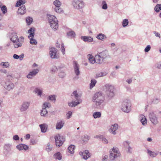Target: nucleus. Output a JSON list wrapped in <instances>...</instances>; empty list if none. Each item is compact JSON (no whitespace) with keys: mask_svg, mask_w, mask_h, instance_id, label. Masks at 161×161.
Returning <instances> with one entry per match:
<instances>
[{"mask_svg":"<svg viewBox=\"0 0 161 161\" xmlns=\"http://www.w3.org/2000/svg\"><path fill=\"white\" fill-rule=\"evenodd\" d=\"M12 146L11 144H5L4 146V154L7 156L8 154L10 153L11 149Z\"/></svg>","mask_w":161,"mask_h":161,"instance_id":"2eb2a0df","label":"nucleus"},{"mask_svg":"<svg viewBox=\"0 0 161 161\" xmlns=\"http://www.w3.org/2000/svg\"><path fill=\"white\" fill-rule=\"evenodd\" d=\"M48 99L51 101L55 102L56 100V96L55 95L50 96L48 97Z\"/></svg>","mask_w":161,"mask_h":161,"instance_id":"09e8293b","label":"nucleus"},{"mask_svg":"<svg viewBox=\"0 0 161 161\" xmlns=\"http://www.w3.org/2000/svg\"><path fill=\"white\" fill-rule=\"evenodd\" d=\"M57 70V68L56 66H54L52 68L51 71L52 72H55Z\"/></svg>","mask_w":161,"mask_h":161,"instance_id":"338daca9","label":"nucleus"},{"mask_svg":"<svg viewBox=\"0 0 161 161\" xmlns=\"http://www.w3.org/2000/svg\"><path fill=\"white\" fill-rule=\"evenodd\" d=\"M118 125L117 124H114L111 125L109 131L110 132H112L114 135L116 134V131L118 129Z\"/></svg>","mask_w":161,"mask_h":161,"instance_id":"a211bd4d","label":"nucleus"},{"mask_svg":"<svg viewBox=\"0 0 161 161\" xmlns=\"http://www.w3.org/2000/svg\"><path fill=\"white\" fill-rule=\"evenodd\" d=\"M34 91L36 93H37V95L39 96H41L42 93V91L38 88H36Z\"/></svg>","mask_w":161,"mask_h":161,"instance_id":"a19ab883","label":"nucleus"},{"mask_svg":"<svg viewBox=\"0 0 161 161\" xmlns=\"http://www.w3.org/2000/svg\"><path fill=\"white\" fill-rule=\"evenodd\" d=\"M81 39L85 42H91L93 41V39L91 36H81Z\"/></svg>","mask_w":161,"mask_h":161,"instance_id":"4be33fe9","label":"nucleus"},{"mask_svg":"<svg viewBox=\"0 0 161 161\" xmlns=\"http://www.w3.org/2000/svg\"><path fill=\"white\" fill-rule=\"evenodd\" d=\"M48 21L51 28L54 30H56L58 28V21L57 18L54 15L47 14Z\"/></svg>","mask_w":161,"mask_h":161,"instance_id":"f257e3e1","label":"nucleus"},{"mask_svg":"<svg viewBox=\"0 0 161 161\" xmlns=\"http://www.w3.org/2000/svg\"><path fill=\"white\" fill-rule=\"evenodd\" d=\"M103 89L109 99L112 98L114 96V88L112 85L106 84L103 86Z\"/></svg>","mask_w":161,"mask_h":161,"instance_id":"f03ea898","label":"nucleus"},{"mask_svg":"<svg viewBox=\"0 0 161 161\" xmlns=\"http://www.w3.org/2000/svg\"><path fill=\"white\" fill-rule=\"evenodd\" d=\"M61 51L62 52L63 54V55L65 53V48H64V44L62 43L61 44Z\"/></svg>","mask_w":161,"mask_h":161,"instance_id":"13d9d810","label":"nucleus"},{"mask_svg":"<svg viewBox=\"0 0 161 161\" xmlns=\"http://www.w3.org/2000/svg\"><path fill=\"white\" fill-rule=\"evenodd\" d=\"M67 36L68 38H74L75 37L76 34L74 31L69 29L67 32Z\"/></svg>","mask_w":161,"mask_h":161,"instance_id":"6ab92c4d","label":"nucleus"},{"mask_svg":"<svg viewBox=\"0 0 161 161\" xmlns=\"http://www.w3.org/2000/svg\"><path fill=\"white\" fill-rule=\"evenodd\" d=\"M101 113L99 112H94L93 114V116L95 119L99 118L101 116Z\"/></svg>","mask_w":161,"mask_h":161,"instance_id":"58836bf2","label":"nucleus"},{"mask_svg":"<svg viewBox=\"0 0 161 161\" xmlns=\"http://www.w3.org/2000/svg\"><path fill=\"white\" fill-rule=\"evenodd\" d=\"M120 156V153L118 149L114 147L112 149V151L110 152L109 158L111 160H113L115 158L119 157Z\"/></svg>","mask_w":161,"mask_h":161,"instance_id":"423d86ee","label":"nucleus"},{"mask_svg":"<svg viewBox=\"0 0 161 161\" xmlns=\"http://www.w3.org/2000/svg\"><path fill=\"white\" fill-rule=\"evenodd\" d=\"M128 20L127 19H124L122 22V26L123 27H126L128 24Z\"/></svg>","mask_w":161,"mask_h":161,"instance_id":"49530a36","label":"nucleus"},{"mask_svg":"<svg viewBox=\"0 0 161 161\" xmlns=\"http://www.w3.org/2000/svg\"><path fill=\"white\" fill-rule=\"evenodd\" d=\"M97 38L99 40H103L104 39L106 38V37L105 35L100 33L97 36Z\"/></svg>","mask_w":161,"mask_h":161,"instance_id":"f704fd0d","label":"nucleus"},{"mask_svg":"<svg viewBox=\"0 0 161 161\" xmlns=\"http://www.w3.org/2000/svg\"><path fill=\"white\" fill-rule=\"evenodd\" d=\"M26 9L25 5H23L19 8L17 12L21 15L24 14L26 12Z\"/></svg>","mask_w":161,"mask_h":161,"instance_id":"412c9836","label":"nucleus"},{"mask_svg":"<svg viewBox=\"0 0 161 161\" xmlns=\"http://www.w3.org/2000/svg\"><path fill=\"white\" fill-rule=\"evenodd\" d=\"M23 150H26L29 149L28 146L27 145H26L25 144H23Z\"/></svg>","mask_w":161,"mask_h":161,"instance_id":"69168bd1","label":"nucleus"},{"mask_svg":"<svg viewBox=\"0 0 161 161\" xmlns=\"http://www.w3.org/2000/svg\"><path fill=\"white\" fill-rule=\"evenodd\" d=\"M73 96L75 97V98L76 100L81 99H80V96L77 93V92L76 91H74L73 93L71 94V96L72 97Z\"/></svg>","mask_w":161,"mask_h":161,"instance_id":"7c9ffc66","label":"nucleus"},{"mask_svg":"<svg viewBox=\"0 0 161 161\" xmlns=\"http://www.w3.org/2000/svg\"><path fill=\"white\" fill-rule=\"evenodd\" d=\"M35 29L34 28H31L28 31V33H30L28 36V38H30L31 37H34L35 35Z\"/></svg>","mask_w":161,"mask_h":161,"instance_id":"cd10ccee","label":"nucleus"},{"mask_svg":"<svg viewBox=\"0 0 161 161\" xmlns=\"http://www.w3.org/2000/svg\"><path fill=\"white\" fill-rule=\"evenodd\" d=\"M64 123V122L62 120L58 121L56 124V129L58 130L61 129L63 127Z\"/></svg>","mask_w":161,"mask_h":161,"instance_id":"b1692460","label":"nucleus"},{"mask_svg":"<svg viewBox=\"0 0 161 161\" xmlns=\"http://www.w3.org/2000/svg\"><path fill=\"white\" fill-rule=\"evenodd\" d=\"M154 10L156 12H159L161 10V4H157L154 7Z\"/></svg>","mask_w":161,"mask_h":161,"instance_id":"e433bc0d","label":"nucleus"},{"mask_svg":"<svg viewBox=\"0 0 161 161\" xmlns=\"http://www.w3.org/2000/svg\"><path fill=\"white\" fill-rule=\"evenodd\" d=\"M57 49L54 47L50 48L49 54L52 58L57 59L59 56L57 54Z\"/></svg>","mask_w":161,"mask_h":161,"instance_id":"f8f14e48","label":"nucleus"},{"mask_svg":"<svg viewBox=\"0 0 161 161\" xmlns=\"http://www.w3.org/2000/svg\"><path fill=\"white\" fill-rule=\"evenodd\" d=\"M23 144H20L16 146V148L19 150H23Z\"/></svg>","mask_w":161,"mask_h":161,"instance_id":"603ef678","label":"nucleus"},{"mask_svg":"<svg viewBox=\"0 0 161 161\" xmlns=\"http://www.w3.org/2000/svg\"><path fill=\"white\" fill-rule=\"evenodd\" d=\"M129 144L130 142L128 141H125L123 142V144L125 147H126L128 146H129Z\"/></svg>","mask_w":161,"mask_h":161,"instance_id":"e2e57ef3","label":"nucleus"},{"mask_svg":"<svg viewBox=\"0 0 161 161\" xmlns=\"http://www.w3.org/2000/svg\"><path fill=\"white\" fill-rule=\"evenodd\" d=\"M72 114V113L71 111H69L66 114L67 119H69L71 116Z\"/></svg>","mask_w":161,"mask_h":161,"instance_id":"6e6d98bb","label":"nucleus"},{"mask_svg":"<svg viewBox=\"0 0 161 161\" xmlns=\"http://www.w3.org/2000/svg\"><path fill=\"white\" fill-rule=\"evenodd\" d=\"M10 40L13 43V45L15 48H18L22 46L23 42L19 41L17 36L13 35L10 38Z\"/></svg>","mask_w":161,"mask_h":161,"instance_id":"20e7f679","label":"nucleus"},{"mask_svg":"<svg viewBox=\"0 0 161 161\" xmlns=\"http://www.w3.org/2000/svg\"><path fill=\"white\" fill-rule=\"evenodd\" d=\"M7 80L10 81V80H12L13 79V77L11 75H7Z\"/></svg>","mask_w":161,"mask_h":161,"instance_id":"bf43d9fd","label":"nucleus"},{"mask_svg":"<svg viewBox=\"0 0 161 161\" xmlns=\"http://www.w3.org/2000/svg\"><path fill=\"white\" fill-rule=\"evenodd\" d=\"M88 59L91 64H94L95 63H96V58H94L92 55L88 54Z\"/></svg>","mask_w":161,"mask_h":161,"instance_id":"c85d7f7f","label":"nucleus"},{"mask_svg":"<svg viewBox=\"0 0 161 161\" xmlns=\"http://www.w3.org/2000/svg\"><path fill=\"white\" fill-rule=\"evenodd\" d=\"M159 101V99L158 98H156L153 100L152 103L154 104L157 103Z\"/></svg>","mask_w":161,"mask_h":161,"instance_id":"680f3d73","label":"nucleus"},{"mask_svg":"<svg viewBox=\"0 0 161 161\" xmlns=\"http://www.w3.org/2000/svg\"><path fill=\"white\" fill-rule=\"evenodd\" d=\"M107 73L106 72H101L97 73L96 75V78L106 76Z\"/></svg>","mask_w":161,"mask_h":161,"instance_id":"37998d69","label":"nucleus"},{"mask_svg":"<svg viewBox=\"0 0 161 161\" xmlns=\"http://www.w3.org/2000/svg\"><path fill=\"white\" fill-rule=\"evenodd\" d=\"M153 32L156 36L159 37V38H161L160 35L158 32L156 31H154Z\"/></svg>","mask_w":161,"mask_h":161,"instance_id":"052dcab7","label":"nucleus"},{"mask_svg":"<svg viewBox=\"0 0 161 161\" xmlns=\"http://www.w3.org/2000/svg\"><path fill=\"white\" fill-rule=\"evenodd\" d=\"M130 102L129 100H126L123 102L121 109L125 112L128 113L130 110Z\"/></svg>","mask_w":161,"mask_h":161,"instance_id":"39448f33","label":"nucleus"},{"mask_svg":"<svg viewBox=\"0 0 161 161\" xmlns=\"http://www.w3.org/2000/svg\"><path fill=\"white\" fill-rule=\"evenodd\" d=\"M25 3V2L24 0H19L17 1L15 6L16 7H19L21 6V5H23Z\"/></svg>","mask_w":161,"mask_h":161,"instance_id":"c9c22d12","label":"nucleus"},{"mask_svg":"<svg viewBox=\"0 0 161 161\" xmlns=\"http://www.w3.org/2000/svg\"><path fill=\"white\" fill-rule=\"evenodd\" d=\"M42 132L45 133L46 132L48 125L46 124H43L39 125Z\"/></svg>","mask_w":161,"mask_h":161,"instance_id":"393cba45","label":"nucleus"},{"mask_svg":"<svg viewBox=\"0 0 161 161\" xmlns=\"http://www.w3.org/2000/svg\"><path fill=\"white\" fill-rule=\"evenodd\" d=\"M102 8L103 9H106L107 8L108 6L106 2L103 1L102 3Z\"/></svg>","mask_w":161,"mask_h":161,"instance_id":"a18cd8bd","label":"nucleus"},{"mask_svg":"<svg viewBox=\"0 0 161 161\" xmlns=\"http://www.w3.org/2000/svg\"><path fill=\"white\" fill-rule=\"evenodd\" d=\"M72 4L75 8L78 9L82 8L84 6V3L82 0H74Z\"/></svg>","mask_w":161,"mask_h":161,"instance_id":"6e6552de","label":"nucleus"},{"mask_svg":"<svg viewBox=\"0 0 161 161\" xmlns=\"http://www.w3.org/2000/svg\"><path fill=\"white\" fill-rule=\"evenodd\" d=\"M75 148V147L74 145H71L68 147V150L69 152L71 154H73L74 152Z\"/></svg>","mask_w":161,"mask_h":161,"instance_id":"c756f323","label":"nucleus"},{"mask_svg":"<svg viewBox=\"0 0 161 161\" xmlns=\"http://www.w3.org/2000/svg\"><path fill=\"white\" fill-rule=\"evenodd\" d=\"M96 63L98 64H102L103 61L104 59L99 55H96L95 56Z\"/></svg>","mask_w":161,"mask_h":161,"instance_id":"a878e982","label":"nucleus"},{"mask_svg":"<svg viewBox=\"0 0 161 161\" xmlns=\"http://www.w3.org/2000/svg\"><path fill=\"white\" fill-rule=\"evenodd\" d=\"M77 102L73 101L69 103H68V105L69 106L71 107H75L78 104H80L82 102V100L81 99L76 100Z\"/></svg>","mask_w":161,"mask_h":161,"instance_id":"aec40b11","label":"nucleus"},{"mask_svg":"<svg viewBox=\"0 0 161 161\" xmlns=\"http://www.w3.org/2000/svg\"><path fill=\"white\" fill-rule=\"evenodd\" d=\"M147 153L151 157H156L157 155V153H155L154 152H152L149 150H147Z\"/></svg>","mask_w":161,"mask_h":161,"instance_id":"ea45409f","label":"nucleus"},{"mask_svg":"<svg viewBox=\"0 0 161 161\" xmlns=\"http://www.w3.org/2000/svg\"><path fill=\"white\" fill-rule=\"evenodd\" d=\"M54 158L60 160L62 158V155L59 152H58L54 154L53 155Z\"/></svg>","mask_w":161,"mask_h":161,"instance_id":"2f4dec72","label":"nucleus"},{"mask_svg":"<svg viewBox=\"0 0 161 161\" xmlns=\"http://www.w3.org/2000/svg\"><path fill=\"white\" fill-rule=\"evenodd\" d=\"M56 144L57 146L59 147L61 146L65 140V138L63 136L58 134L55 136Z\"/></svg>","mask_w":161,"mask_h":161,"instance_id":"0eeeda50","label":"nucleus"},{"mask_svg":"<svg viewBox=\"0 0 161 161\" xmlns=\"http://www.w3.org/2000/svg\"><path fill=\"white\" fill-rule=\"evenodd\" d=\"M30 105V102L25 101L23 102L19 108L21 112H24L26 111Z\"/></svg>","mask_w":161,"mask_h":161,"instance_id":"ddd939ff","label":"nucleus"},{"mask_svg":"<svg viewBox=\"0 0 161 161\" xmlns=\"http://www.w3.org/2000/svg\"><path fill=\"white\" fill-rule=\"evenodd\" d=\"M1 10L3 12V14H4L6 13L7 12V8L5 6H3L1 8Z\"/></svg>","mask_w":161,"mask_h":161,"instance_id":"3c124183","label":"nucleus"},{"mask_svg":"<svg viewBox=\"0 0 161 161\" xmlns=\"http://www.w3.org/2000/svg\"><path fill=\"white\" fill-rule=\"evenodd\" d=\"M79 154L82 156V158L86 160L88 158L90 157V153L89 152L88 150H85L83 152H80Z\"/></svg>","mask_w":161,"mask_h":161,"instance_id":"f3484780","label":"nucleus"},{"mask_svg":"<svg viewBox=\"0 0 161 161\" xmlns=\"http://www.w3.org/2000/svg\"><path fill=\"white\" fill-rule=\"evenodd\" d=\"M149 117L150 121L153 125H156L158 123L157 117L154 112H152L149 113Z\"/></svg>","mask_w":161,"mask_h":161,"instance_id":"9d476101","label":"nucleus"},{"mask_svg":"<svg viewBox=\"0 0 161 161\" xmlns=\"http://www.w3.org/2000/svg\"><path fill=\"white\" fill-rule=\"evenodd\" d=\"M90 137L87 135H85L83 138V141L84 142H87L89 140Z\"/></svg>","mask_w":161,"mask_h":161,"instance_id":"de8ad7c7","label":"nucleus"},{"mask_svg":"<svg viewBox=\"0 0 161 161\" xmlns=\"http://www.w3.org/2000/svg\"><path fill=\"white\" fill-rule=\"evenodd\" d=\"M97 82V81L95 80H92L91 83H90V87L91 88H92L95 86Z\"/></svg>","mask_w":161,"mask_h":161,"instance_id":"c03bdc74","label":"nucleus"},{"mask_svg":"<svg viewBox=\"0 0 161 161\" xmlns=\"http://www.w3.org/2000/svg\"><path fill=\"white\" fill-rule=\"evenodd\" d=\"M4 88L6 90L9 91L13 90L14 87V84L10 81L7 80L3 86Z\"/></svg>","mask_w":161,"mask_h":161,"instance_id":"9b49d317","label":"nucleus"},{"mask_svg":"<svg viewBox=\"0 0 161 161\" xmlns=\"http://www.w3.org/2000/svg\"><path fill=\"white\" fill-rule=\"evenodd\" d=\"M26 21L27 24L29 25L32 22L33 19L32 18L29 17L26 18Z\"/></svg>","mask_w":161,"mask_h":161,"instance_id":"79ce46f5","label":"nucleus"},{"mask_svg":"<svg viewBox=\"0 0 161 161\" xmlns=\"http://www.w3.org/2000/svg\"><path fill=\"white\" fill-rule=\"evenodd\" d=\"M13 139L15 141L19 140V137L17 135H15L13 137Z\"/></svg>","mask_w":161,"mask_h":161,"instance_id":"0e129e2a","label":"nucleus"},{"mask_svg":"<svg viewBox=\"0 0 161 161\" xmlns=\"http://www.w3.org/2000/svg\"><path fill=\"white\" fill-rule=\"evenodd\" d=\"M33 37H31L30 38H29L30 39V42L32 45H36L37 43V42L36 39L33 38Z\"/></svg>","mask_w":161,"mask_h":161,"instance_id":"4c0bfd02","label":"nucleus"},{"mask_svg":"<svg viewBox=\"0 0 161 161\" xmlns=\"http://www.w3.org/2000/svg\"><path fill=\"white\" fill-rule=\"evenodd\" d=\"M151 48V46L149 45H147L146 47L145 48L144 51L145 52H148L150 50Z\"/></svg>","mask_w":161,"mask_h":161,"instance_id":"4d7b16f0","label":"nucleus"},{"mask_svg":"<svg viewBox=\"0 0 161 161\" xmlns=\"http://www.w3.org/2000/svg\"><path fill=\"white\" fill-rule=\"evenodd\" d=\"M99 54L104 59L108 58H110L108 52L107 51H104L100 53Z\"/></svg>","mask_w":161,"mask_h":161,"instance_id":"5701e85b","label":"nucleus"},{"mask_svg":"<svg viewBox=\"0 0 161 161\" xmlns=\"http://www.w3.org/2000/svg\"><path fill=\"white\" fill-rule=\"evenodd\" d=\"M73 65L75 73L76 76H78L80 75V73L79 70L80 65L76 61H73Z\"/></svg>","mask_w":161,"mask_h":161,"instance_id":"4468645a","label":"nucleus"},{"mask_svg":"<svg viewBox=\"0 0 161 161\" xmlns=\"http://www.w3.org/2000/svg\"><path fill=\"white\" fill-rule=\"evenodd\" d=\"M52 148V146L51 145L50 143H48L47 144V147L46 148V150L48 151H50Z\"/></svg>","mask_w":161,"mask_h":161,"instance_id":"8fccbe9b","label":"nucleus"},{"mask_svg":"<svg viewBox=\"0 0 161 161\" xmlns=\"http://www.w3.org/2000/svg\"><path fill=\"white\" fill-rule=\"evenodd\" d=\"M53 4L55 6V7L53 8L54 11L56 12L60 13L62 12L63 10L60 7L61 5V2L59 0H56L53 2Z\"/></svg>","mask_w":161,"mask_h":161,"instance_id":"1a4fd4ad","label":"nucleus"},{"mask_svg":"<svg viewBox=\"0 0 161 161\" xmlns=\"http://www.w3.org/2000/svg\"><path fill=\"white\" fill-rule=\"evenodd\" d=\"M104 98L103 95L101 92H98L96 93L92 97V101L95 103L96 106H99L104 101Z\"/></svg>","mask_w":161,"mask_h":161,"instance_id":"7ed1b4c3","label":"nucleus"},{"mask_svg":"<svg viewBox=\"0 0 161 161\" xmlns=\"http://www.w3.org/2000/svg\"><path fill=\"white\" fill-rule=\"evenodd\" d=\"M140 120L143 125H145L147 124V120L144 115L142 114L140 115Z\"/></svg>","mask_w":161,"mask_h":161,"instance_id":"bb28decb","label":"nucleus"},{"mask_svg":"<svg viewBox=\"0 0 161 161\" xmlns=\"http://www.w3.org/2000/svg\"><path fill=\"white\" fill-rule=\"evenodd\" d=\"M58 75L60 77L63 78L65 77V74L64 72L61 71L59 73Z\"/></svg>","mask_w":161,"mask_h":161,"instance_id":"5fc2aeb1","label":"nucleus"},{"mask_svg":"<svg viewBox=\"0 0 161 161\" xmlns=\"http://www.w3.org/2000/svg\"><path fill=\"white\" fill-rule=\"evenodd\" d=\"M50 106V104L49 103L45 102L43 104V108H45L46 109L47 108H49Z\"/></svg>","mask_w":161,"mask_h":161,"instance_id":"864d4df0","label":"nucleus"},{"mask_svg":"<svg viewBox=\"0 0 161 161\" xmlns=\"http://www.w3.org/2000/svg\"><path fill=\"white\" fill-rule=\"evenodd\" d=\"M9 63L8 62H2L0 64V65L3 67L7 68L9 66Z\"/></svg>","mask_w":161,"mask_h":161,"instance_id":"473e14b6","label":"nucleus"},{"mask_svg":"<svg viewBox=\"0 0 161 161\" xmlns=\"http://www.w3.org/2000/svg\"><path fill=\"white\" fill-rule=\"evenodd\" d=\"M47 114V111L45 108H43L42 110H41L40 112L41 115L42 116H46Z\"/></svg>","mask_w":161,"mask_h":161,"instance_id":"72a5a7b5","label":"nucleus"},{"mask_svg":"<svg viewBox=\"0 0 161 161\" xmlns=\"http://www.w3.org/2000/svg\"><path fill=\"white\" fill-rule=\"evenodd\" d=\"M39 71V70L38 69H33L27 75V77L28 79H31L38 73Z\"/></svg>","mask_w":161,"mask_h":161,"instance_id":"dca6fc26","label":"nucleus"},{"mask_svg":"<svg viewBox=\"0 0 161 161\" xmlns=\"http://www.w3.org/2000/svg\"><path fill=\"white\" fill-rule=\"evenodd\" d=\"M108 156L107 155L104 156L103 158L102 159V161H107L108 160Z\"/></svg>","mask_w":161,"mask_h":161,"instance_id":"774afa93","label":"nucleus"}]
</instances>
